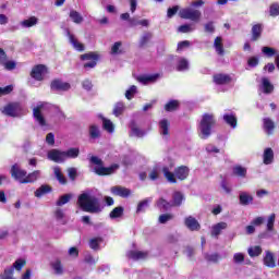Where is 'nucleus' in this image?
Instances as JSON below:
<instances>
[{
    "label": "nucleus",
    "instance_id": "nucleus-1",
    "mask_svg": "<svg viewBox=\"0 0 279 279\" xmlns=\"http://www.w3.org/2000/svg\"><path fill=\"white\" fill-rule=\"evenodd\" d=\"M77 206L84 213H89L90 215H99L104 210L101 201L93 194V191L87 190L83 192L77 197Z\"/></svg>",
    "mask_w": 279,
    "mask_h": 279
},
{
    "label": "nucleus",
    "instance_id": "nucleus-2",
    "mask_svg": "<svg viewBox=\"0 0 279 279\" xmlns=\"http://www.w3.org/2000/svg\"><path fill=\"white\" fill-rule=\"evenodd\" d=\"M215 123L217 121L215 120V116L210 113L203 114V118L199 123L198 128V136L203 141H206L213 134V128H215Z\"/></svg>",
    "mask_w": 279,
    "mask_h": 279
},
{
    "label": "nucleus",
    "instance_id": "nucleus-3",
    "mask_svg": "<svg viewBox=\"0 0 279 279\" xmlns=\"http://www.w3.org/2000/svg\"><path fill=\"white\" fill-rule=\"evenodd\" d=\"M190 169L186 166H180L174 169V173L169 171L168 167L162 168V173L165 178L170 182L171 184H175L178 180H186L189 178ZM178 178V180L175 179Z\"/></svg>",
    "mask_w": 279,
    "mask_h": 279
},
{
    "label": "nucleus",
    "instance_id": "nucleus-4",
    "mask_svg": "<svg viewBox=\"0 0 279 279\" xmlns=\"http://www.w3.org/2000/svg\"><path fill=\"white\" fill-rule=\"evenodd\" d=\"M89 160L92 165H96L94 168V173H96V175H112V173L119 169V165L117 163H113L110 167H104V160L97 156H92Z\"/></svg>",
    "mask_w": 279,
    "mask_h": 279
},
{
    "label": "nucleus",
    "instance_id": "nucleus-5",
    "mask_svg": "<svg viewBox=\"0 0 279 279\" xmlns=\"http://www.w3.org/2000/svg\"><path fill=\"white\" fill-rule=\"evenodd\" d=\"M179 16L185 19L186 21H193V23H198L202 19V11L193 8H184L179 11Z\"/></svg>",
    "mask_w": 279,
    "mask_h": 279
},
{
    "label": "nucleus",
    "instance_id": "nucleus-6",
    "mask_svg": "<svg viewBox=\"0 0 279 279\" xmlns=\"http://www.w3.org/2000/svg\"><path fill=\"white\" fill-rule=\"evenodd\" d=\"M0 111L2 114H5V117H21L23 112V107L19 102H10L3 108H0Z\"/></svg>",
    "mask_w": 279,
    "mask_h": 279
},
{
    "label": "nucleus",
    "instance_id": "nucleus-7",
    "mask_svg": "<svg viewBox=\"0 0 279 279\" xmlns=\"http://www.w3.org/2000/svg\"><path fill=\"white\" fill-rule=\"evenodd\" d=\"M11 178L20 184H25L24 180L27 178V170L21 168V165L14 163L10 170Z\"/></svg>",
    "mask_w": 279,
    "mask_h": 279
},
{
    "label": "nucleus",
    "instance_id": "nucleus-8",
    "mask_svg": "<svg viewBox=\"0 0 279 279\" xmlns=\"http://www.w3.org/2000/svg\"><path fill=\"white\" fill-rule=\"evenodd\" d=\"M49 104L47 102H39L34 109H33V116L36 119L37 123L41 126L47 125V122L45 121V117H43V110L47 108Z\"/></svg>",
    "mask_w": 279,
    "mask_h": 279
},
{
    "label": "nucleus",
    "instance_id": "nucleus-9",
    "mask_svg": "<svg viewBox=\"0 0 279 279\" xmlns=\"http://www.w3.org/2000/svg\"><path fill=\"white\" fill-rule=\"evenodd\" d=\"M47 73V66L45 64H37L32 69L31 77L37 82H43Z\"/></svg>",
    "mask_w": 279,
    "mask_h": 279
},
{
    "label": "nucleus",
    "instance_id": "nucleus-10",
    "mask_svg": "<svg viewBox=\"0 0 279 279\" xmlns=\"http://www.w3.org/2000/svg\"><path fill=\"white\" fill-rule=\"evenodd\" d=\"M48 160L52 162L62 163L65 161L64 151L60 149H51L48 151Z\"/></svg>",
    "mask_w": 279,
    "mask_h": 279
},
{
    "label": "nucleus",
    "instance_id": "nucleus-11",
    "mask_svg": "<svg viewBox=\"0 0 279 279\" xmlns=\"http://www.w3.org/2000/svg\"><path fill=\"white\" fill-rule=\"evenodd\" d=\"M184 226L191 230V232H198L201 230L202 226L199 225V221L195 219L193 216H189L184 219Z\"/></svg>",
    "mask_w": 279,
    "mask_h": 279
},
{
    "label": "nucleus",
    "instance_id": "nucleus-12",
    "mask_svg": "<svg viewBox=\"0 0 279 279\" xmlns=\"http://www.w3.org/2000/svg\"><path fill=\"white\" fill-rule=\"evenodd\" d=\"M111 193L112 195H117L118 197H123V198L130 197V195H132V191L130 189L121 185L112 186Z\"/></svg>",
    "mask_w": 279,
    "mask_h": 279
},
{
    "label": "nucleus",
    "instance_id": "nucleus-13",
    "mask_svg": "<svg viewBox=\"0 0 279 279\" xmlns=\"http://www.w3.org/2000/svg\"><path fill=\"white\" fill-rule=\"evenodd\" d=\"M51 90H61V92H66L71 90V84L66 82H62L60 80H54L50 84Z\"/></svg>",
    "mask_w": 279,
    "mask_h": 279
},
{
    "label": "nucleus",
    "instance_id": "nucleus-14",
    "mask_svg": "<svg viewBox=\"0 0 279 279\" xmlns=\"http://www.w3.org/2000/svg\"><path fill=\"white\" fill-rule=\"evenodd\" d=\"M128 258L131 260H145L149 254L143 251H129L126 253Z\"/></svg>",
    "mask_w": 279,
    "mask_h": 279
},
{
    "label": "nucleus",
    "instance_id": "nucleus-15",
    "mask_svg": "<svg viewBox=\"0 0 279 279\" xmlns=\"http://www.w3.org/2000/svg\"><path fill=\"white\" fill-rule=\"evenodd\" d=\"M228 229V222H218L211 226V236L219 239V234Z\"/></svg>",
    "mask_w": 279,
    "mask_h": 279
},
{
    "label": "nucleus",
    "instance_id": "nucleus-16",
    "mask_svg": "<svg viewBox=\"0 0 279 279\" xmlns=\"http://www.w3.org/2000/svg\"><path fill=\"white\" fill-rule=\"evenodd\" d=\"M222 119H223L225 123H227V125H230V128H232V130H235L236 124H238L236 113H234V112L225 113L222 116Z\"/></svg>",
    "mask_w": 279,
    "mask_h": 279
},
{
    "label": "nucleus",
    "instance_id": "nucleus-17",
    "mask_svg": "<svg viewBox=\"0 0 279 279\" xmlns=\"http://www.w3.org/2000/svg\"><path fill=\"white\" fill-rule=\"evenodd\" d=\"M259 88L265 95H271V93H274V84H271V82L267 77L262 78V84Z\"/></svg>",
    "mask_w": 279,
    "mask_h": 279
},
{
    "label": "nucleus",
    "instance_id": "nucleus-18",
    "mask_svg": "<svg viewBox=\"0 0 279 279\" xmlns=\"http://www.w3.org/2000/svg\"><path fill=\"white\" fill-rule=\"evenodd\" d=\"M41 171L40 170H35L31 173H26V178L23 181L24 184H34V182H38V180H40V175H41Z\"/></svg>",
    "mask_w": 279,
    "mask_h": 279
},
{
    "label": "nucleus",
    "instance_id": "nucleus-19",
    "mask_svg": "<svg viewBox=\"0 0 279 279\" xmlns=\"http://www.w3.org/2000/svg\"><path fill=\"white\" fill-rule=\"evenodd\" d=\"M160 78V74L142 75L137 77V82L141 84H154V82Z\"/></svg>",
    "mask_w": 279,
    "mask_h": 279
},
{
    "label": "nucleus",
    "instance_id": "nucleus-20",
    "mask_svg": "<svg viewBox=\"0 0 279 279\" xmlns=\"http://www.w3.org/2000/svg\"><path fill=\"white\" fill-rule=\"evenodd\" d=\"M264 132L268 134V136H271L274 134V130H276V123L270 118H264Z\"/></svg>",
    "mask_w": 279,
    "mask_h": 279
},
{
    "label": "nucleus",
    "instance_id": "nucleus-21",
    "mask_svg": "<svg viewBox=\"0 0 279 279\" xmlns=\"http://www.w3.org/2000/svg\"><path fill=\"white\" fill-rule=\"evenodd\" d=\"M66 36L76 51H84V45L75 38V35L71 34V31L66 29Z\"/></svg>",
    "mask_w": 279,
    "mask_h": 279
},
{
    "label": "nucleus",
    "instance_id": "nucleus-22",
    "mask_svg": "<svg viewBox=\"0 0 279 279\" xmlns=\"http://www.w3.org/2000/svg\"><path fill=\"white\" fill-rule=\"evenodd\" d=\"M214 82L218 85L230 84L232 82V77L228 74H216L214 75Z\"/></svg>",
    "mask_w": 279,
    "mask_h": 279
},
{
    "label": "nucleus",
    "instance_id": "nucleus-23",
    "mask_svg": "<svg viewBox=\"0 0 279 279\" xmlns=\"http://www.w3.org/2000/svg\"><path fill=\"white\" fill-rule=\"evenodd\" d=\"M184 199L185 197L182 194V192H174L172 194V202H170L172 205V208L182 206V202H184Z\"/></svg>",
    "mask_w": 279,
    "mask_h": 279
},
{
    "label": "nucleus",
    "instance_id": "nucleus-24",
    "mask_svg": "<svg viewBox=\"0 0 279 279\" xmlns=\"http://www.w3.org/2000/svg\"><path fill=\"white\" fill-rule=\"evenodd\" d=\"M264 265L270 269L276 267V257H274V253L270 251H266V255L264 256Z\"/></svg>",
    "mask_w": 279,
    "mask_h": 279
},
{
    "label": "nucleus",
    "instance_id": "nucleus-25",
    "mask_svg": "<svg viewBox=\"0 0 279 279\" xmlns=\"http://www.w3.org/2000/svg\"><path fill=\"white\" fill-rule=\"evenodd\" d=\"M240 204L241 206H250L254 202V196L250 195L247 192H240Z\"/></svg>",
    "mask_w": 279,
    "mask_h": 279
},
{
    "label": "nucleus",
    "instance_id": "nucleus-26",
    "mask_svg": "<svg viewBox=\"0 0 279 279\" xmlns=\"http://www.w3.org/2000/svg\"><path fill=\"white\" fill-rule=\"evenodd\" d=\"M102 121V129L108 132V134L114 133V123L110 121V119L105 118L104 116H99Z\"/></svg>",
    "mask_w": 279,
    "mask_h": 279
},
{
    "label": "nucleus",
    "instance_id": "nucleus-27",
    "mask_svg": "<svg viewBox=\"0 0 279 279\" xmlns=\"http://www.w3.org/2000/svg\"><path fill=\"white\" fill-rule=\"evenodd\" d=\"M89 138L92 141H97V138H101V130L97 124L89 125Z\"/></svg>",
    "mask_w": 279,
    "mask_h": 279
},
{
    "label": "nucleus",
    "instance_id": "nucleus-28",
    "mask_svg": "<svg viewBox=\"0 0 279 279\" xmlns=\"http://www.w3.org/2000/svg\"><path fill=\"white\" fill-rule=\"evenodd\" d=\"M214 49H216V52L218 56H223L226 53V50H223V38L216 37L214 40Z\"/></svg>",
    "mask_w": 279,
    "mask_h": 279
},
{
    "label": "nucleus",
    "instance_id": "nucleus-29",
    "mask_svg": "<svg viewBox=\"0 0 279 279\" xmlns=\"http://www.w3.org/2000/svg\"><path fill=\"white\" fill-rule=\"evenodd\" d=\"M156 206L157 208H159V210H171V208H173V206L171 205V202L165 199L163 197H160L156 202Z\"/></svg>",
    "mask_w": 279,
    "mask_h": 279
},
{
    "label": "nucleus",
    "instance_id": "nucleus-30",
    "mask_svg": "<svg viewBox=\"0 0 279 279\" xmlns=\"http://www.w3.org/2000/svg\"><path fill=\"white\" fill-rule=\"evenodd\" d=\"M169 120L167 119H162L159 121V132L161 134V136H169Z\"/></svg>",
    "mask_w": 279,
    "mask_h": 279
},
{
    "label": "nucleus",
    "instance_id": "nucleus-31",
    "mask_svg": "<svg viewBox=\"0 0 279 279\" xmlns=\"http://www.w3.org/2000/svg\"><path fill=\"white\" fill-rule=\"evenodd\" d=\"M262 34H263V24H255L252 27V40L253 41L258 40V38H260Z\"/></svg>",
    "mask_w": 279,
    "mask_h": 279
},
{
    "label": "nucleus",
    "instance_id": "nucleus-32",
    "mask_svg": "<svg viewBox=\"0 0 279 279\" xmlns=\"http://www.w3.org/2000/svg\"><path fill=\"white\" fill-rule=\"evenodd\" d=\"M264 165H271L274 162V149L266 148L263 155Z\"/></svg>",
    "mask_w": 279,
    "mask_h": 279
},
{
    "label": "nucleus",
    "instance_id": "nucleus-33",
    "mask_svg": "<svg viewBox=\"0 0 279 279\" xmlns=\"http://www.w3.org/2000/svg\"><path fill=\"white\" fill-rule=\"evenodd\" d=\"M20 25L24 28L35 27V25H38V19L36 16H31L29 19L20 22Z\"/></svg>",
    "mask_w": 279,
    "mask_h": 279
},
{
    "label": "nucleus",
    "instance_id": "nucleus-34",
    "mask_svg": "<svg viewBox=\"0 0 279 279\" xmlns=\"http://www.w3.org/2000/svg\"><path fill=\"white\" fill-rule=\"evenodd\" d=\"M50 265L57 276H62L64 274V268L62 267V262L60 259H56Z\"/></svg>",
    "mask_w": 279,
    "mask_h": 279
},
{
    "label": "nucleus",
    "instance_id": "nucleus-35",
    "mask_svg": "<svg viewBox=\"0 0 279 279\" xmlns=\"http://www.w3.org/2000/svg\"><path fill=\"white\" fill-rule=\"evenodd\" d=\"M69 16L71 21H73V23H75L76 25L84 23V17L82 16V14H80V12L75 10H71Z\"/></svg>",
    "mask_w": 279,
    "mask_h": 279
},
{
    "label": "nucleus",
    "instance_id": "nucleus-36",
    "mask_svg": "<svg viewBox=\"0 0 279 279\" xmlns=\"http://www.w3.org/2000/svg\"><path fill=\"white\" fill-rule=\"evenodd\" d=\"M63 154L65 160H68V158L75 159L80 156V148L72 147L69 148L68 150H64Z\"/></svg>",
    "mask_w": 279,
    "mask_h": 279
},
{
    "label": "nucleus",
    "instance_id": "nucleus-37",
    "mask_svg": "<svg viewBox=\"0 0 279 279\" xmlns=\"http://www.w3.org/2000/svg\"><path fill=\"white\" fill-rule=\"evenodd\" d=\"M71 199H73V194H64L57 199L56 206H59V208H60V207L69 204V202H71Z\"/></svg>",
    "mask_w": 279,
    "mask_h": 279
},
{
    "label": "nucleus",
    "instance_id": "nucleus-38",
    "mask_svg": "<svg viewBox=\"0 0 279 279\" xmlns=\"http://www.w3.org/2000/svg\"><path fill=\"white\" fill-rule=\"evenodd\" d=\"M131 27H137V25H141L142 27H147L149 25V20H137L136 17H132L129 20Z\"/></svg>",
    "mask_w": 279,
    "mask_h": 279
},
{
    "label": "nucleus",
    "instance_id": "nucleus-39",
    "mask_svg": "<svg viewBox=\"0 0 279 279\" xmlns=\"http://www.w3.org/2000/svg\"><path fill=\"white\" fill-rule=\"evenodd\" d=\"M130 136H136L137 138H143L145 136V131L136 126V123L131 124Z\"/></svg>",
    "mask_w": 279,
    "mask_h": 279
},
{
    "label": "nucleus",
    "instance_id": "nucleus-40",
    "mask_svg": "<svg viewBox=\"0 0 279 279\" xmlns=\"http://www.w3.org/2000/svg\"><path fill=\"white\" fill-rule=\"evenodd\" d=\"M124 210L123 206L114 207L109 214L110 219H119V217H123Z\"/></svg>",
    "mask_w": 279,
    "mask_h": 279
},
{
    "label": "nucleus",
    "instance_id": "nucleus-41",
    "mask_svg": "<svg viewBox=\"0 0 279 279\" xmlns=\"http://www.w3.org/2000/svg\"><path fill=\"white\" fill-rule=\"evenodd\" d=\"M53 173H54V177L57 178L59 184H66V177H64V174H62V170L60 169V167H54Z\"/></svg>",
    "mask_w": 279,
    "mask_h": 279
},
{
    "label": "nucleus",
    "instance_id": "nucleus-42",
    "mask_svg": "<svg viewBox=\"0 0 279 279\" xmlns=\"http://www.w3.org/2000/svg\"><path fill=\"white\" fill-rule=\"evenodd\" d=\"M123 112H125V104L117 102L113 106L112 114H114L116 117H121V114H123Z\"/></svg>",
    "mask_w": 279,
    "mask_h": 279
},
{
    "label": "nucleus",
    "instance_id": "nucleus-43",
    "mask_svg": "<svg viewBox=\"0 0 279 279\" xmlns=\"http://www.w3.org/2000/svg\"><path fill=\"white\" fill-rule=\"evenodd\" d=\"M247 254H248V256H251V258H256V256H260V254H263V247L251 246L247 250Z\"/></svg>",
    "mask_w": 279,
    "mask_h": 279
},
{
    "label": "nucleus",
    "instance_id": "nucleus-44",
    "mask_svg": "<svg viewBox=\"0 0 279 279\" xmlns=\"http://www.w3.org/2000/svg\"><path fill=\"white\" fill-rule=\"evenodd\" d=\"M150 202H151V198H145L144 201H141L136 208L137 215L141 213H145V208L149 207Z\"/></svg>",
    "mask_w": 279,
    "mask_h": 279
},
{
    "label": "nucleus",
    "instance_id": "nucleus-45",
    "mask_svg": "<svg viewBox=\"0 0 279 279\" xmlns=\"http://www.w3.org/2000/svg\"><path fill=\"white\" fill-rule=\"evenodd\" d=\"M47 193H51V186L41 185L35 191V197H43V195H47Z\"/></svg>",
    "mask_w": 279,
    "mask_h": 279
},
{
    "label": "nucleus",
    "instance_id": "nucleus-46",
    "mask_svg": "<svg viewBox=\"0 0 279 279\" xmlns=\"http://www.w3.org/2000/svg\"><path fill=\"white\" fill-rule=\"evenodd\" d=\"M178 108H180V101L178 100H170L168 104L165 105L166 112H173Z\"/></svg>",
    "mask_w": 279,
    "mask_h": 279
},
{
    "label": "nucleus",
    "instance_id": "nucleus-47",
    "mask_svg": "<svg viewBox=\"0 0 279 279\" xmlns=\"http://www.w3.org/2000/svg\"><path fill=\"white\" fill-rule=\"evenodd\" d=\"M233 175H236L238 178H245L247 175V169L242 166H235L233 167Z\"/></svg>",
    "mask_w": 279,
    "mask_h": 279
},
{
    "label": "nucleus",
    "instance_id": "nucleus-48",
    "mask_svg": "<svg viewBox=\"0 0 279 279\" xmlns=\"http://www.w3.org/2000/svg\"><path fill=\"white\" fill-rule=\"evenodd\" d=\"M178 32L181 34H191V32H195V25L193 24H184L179 26Z\"/></svg>",
    "mask_w": 279,
    "mask_h": 279
},
{
    "label": "nucleus",
    "instance_id": "nucleus-49",
    "mask_svg": "<svg viewBox=\"0 0 279 279\" xmlns=\"http://www.w3.org/2000/svg\"><path fill=\"white\" fill-rule=\"evenodd\" d=\"M205 260H207V263H219L221 255H219V253L205 254Z\"/></svg>",
    "mask_w": 279,
    "mask_h": 279
},
{
    "label": "nucleus",
    "instance_id": "nucleus-50",
    "mask_svg": "<svg viewBox=\"0 0 279 279\" xmlns=\"http://www.w3.org/2000/svg\"><path fill=\"white\" fill-rule=\"evenodd\" d=\"M262 53H264V56H267V58H274V56H278V51H276L275 48L267 46L262 48Z\"/></svg>",
    "mask_w": 279,
    "mask_h": 279
},
{
    "label": "nucleus",
    "instance_id": "nucleus-51",
    "mask_svg": "<svg viewBox=\"0 0 279 279\" xmlns=\"http://www.w3.org/2000/svg\"><path fill=\"white\" fill-rule=\"evenodd\" d=\"M177 71H189V60L181 58L177 64Z\"/></svg>",
    "mask_w": 279,
    "mask_h": 279
},
{
    "label": "nucleus",
    "instance_id": "nucleus-52",
    "mask_svg": "<svg viewBox=\"0 0 279 279\" xmlns=\"http://www.w3.org/2000/svg\"><path fill=\"white\" fill-rule=\"evenodd\" d=\"M232 262L234 265H243L245 263V254H243V253L233 254Z\"/></svg>",
    "mask_w": 279,
    "mask_h": 279
},
{
    "label": "nucleus",
    "instance_id": "nucleus-53",
    "mask_svg": "<svg viewBox=\"0 0 279 279\" xmlns=\"http://www.w3.org/2000/svg\"><path fill=\"white\" fill-rule=\"evenodd\" d=\"M276 223V214H271L267 219L266 230L274 232V225Z\"/></svg>",
    "mask_w": 279,
    "mask_h": 279
},
{
    "label": "nucleus",
    "instance_id": "nucleus-54",
    "mask_svg": "<svg viewBox=\"0 0 279 279\" xmlns=\"http://www.w3.org/2000/svg\"><path fill=\"white\" fill-rule=\"evenodd\" d=\"M100 243H104V239H102V238H94V239H92V240L89 241V247H90L92 250L97 251V250H99V244H100Z\"/></svg>",
    "mask_w": 279,
    "mask_h": 279
},
{
    "label": "nucleus",
    "instance_id": "nucleus-55",
    "mask_svg": "<svg viewBox=\"0 0 279 279\" xmlns=\"http://www.w3.org/2000/svg\"><path fill=\"white\" fill-rule=\"evenodd\" d=\"M1 65L4 66L7 71H14V69H16V61H12V60L8 61V57H7V59Z\"/></svg>",
    "mask_w": 279,
    "mask_h": 279
},
{
    "label": "nucleus",
    "instance_id": "nucleus-56",
    "mask_svg": "<svg viewBox=\"0 0 279 279\" xmlns=\"http://www.w3.org/2000/svg\"><path fill=\"white\" fill-rule=\"evenodd\" d=\"M151 33H144L143 36L140 39V47H145L149 40H151Z\"/></svg>",
    "mask_w": 279,
    "mask_h": 279
},
{
    "label": "nucleus",
    "instance_id": "nucleus-57",
    "mask_svg": "<svg viewBox=\"0 0 279 279\" xmlns=\"http://www.w3.org/2000/svg\"><path fill=\"white\" fill-rule=\"evenodd\" d=\"M137 93V87L135 85H132L126 92H125V97L126 99L132 100L134 99V95Z\"/></svg>",
    "mask_w": 279,
    "mask_h": 279
},
{
    "label": "nucleus",
    "instance_id": "nucleus-58",
    "mask_svg": "<svg viewBox=\"0 0 279 279\" xmlns=\"http://www.w3.org/2000/svg\"><path fill=\"white\" fill-rule=\"evenodd\" d=\"M81 59H83V60H92V61L97 62V60H99V54H97L95 52H89V53L82 54Z\"/></svg>",
    "mask_w": 279,
    "mask_h": 279
},
{
    "label": "nucleus",
    "instance_id": "nucleus-59",
    "mask_svg": "<svg viewBox=\"0 0 279 279\" xmlns=\"http://www.w3.org/2000/svg\"><path fill=\"white\" fill-rule=\"evenodd\" d=\"M25 264H26L25 259H17V260H15L13 266L10 267V269H13V271H14V269H16V271H21V269H23V267H25Z\"/></svg>",
    "mask_w": 279,
    "mask_h": 279
},
{
    "label": "nucleus",
    "instance_id": "nucleus-60",
    "mask_svg": "<svg viewBox=\"0 0 279 279\" xmlns=\"http://www.w3.org/2000/svg\"><path fill=\"white\" fill-rule=\"evenodd\" d=\"M64 209L59 207L54 210V219H57V221H64Z\"/></svg>",
    "mask_w": 279,
    "mask_h": 279
},
{
    "label": "nucleus",
    "instance_id": "nucleus-61",
    "mask_svg": "<svg viewBox=\"0 0 279 279\" xmlns=\"http://www.w3.org/2000/svg\"><path fill=\"white\" fill-rule=\"evenodd\" d=\"M173 219V214H162L159 216V223H167Z\"/></svg>",
    "mask_w": 279,
    "mask_h": 279
},
{
    "label": "nucleus",
    "instance_id": "nucleus-62",
    "mask_svg": "<svg viewBox=\"0 0 279 279\" xmlns=\"http://www.w3.org/2000/svg\"><path fill=\"white\" fill-rule=\"evenodd\" d=\"M269 15L270 16H279V4L272 3L269 9Z\"/></svg>",
    "mask_w": 279,
    "mask_h": 279
},
{
    "label": "nucleus",
    "instance_id": "nucleus-63",
    "mask_svg": "<svg viewBox=\"0 0 279 279\" xmlns=\"http://www.w3.org/2000/svg\"><path fill=\"white\" fill-rule=\"evenodd\" d=\"M204 29L207 34H215V22H208L204 25Z\"/></svg>",
    "mask_w": 279,
    "mask_h": 279
},
{
    "label": "nucleus",
    "instance_id": "nucleus-64",
    "mask_svg": "<svg viewBox=\"0 0 279 279\" xmlns=\"http://www.w3.org/2000/svg\"><path fill=\"white\" fill-rule=\"evenodd\" d=\"M82 87L84 88V90L90 92L93 90V81L86 78L82 82Z\"/></svg>",
    "mask_w": 279,
    "mask_h": 279
}]
</instances>
